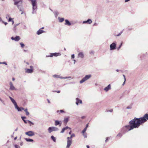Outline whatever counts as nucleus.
I'll return each mask as SVG.
<instances>
[{
	"label": "nucleus",
	"mask_w": 148,
	"mask_h": 148,
	"mask_svg": "<svg viewBox=\"0 0 148 148\" xmlns=\"http://www.w3.org/2000/svg\"><path fill=\"white\" fill-rule=\"evenodd\" d=\"M147 120H148V114L146 113L143 117L140 118L135 117L131 120L130 122L131 123H134L137 128H138L141 124L146 122Z\"/></svg>",
	"instance_id": "obj_1"
},
{
	"label": "nucleus",
	"mask_w": 148,
	"mask_h": 148,
	"mask_svg": "<svg viewBox=\"0 0 148 148\" xmlns=\"http://www.w3.org/2000/svg\"><path fill=\"white\" fill-rule=\"evenodd\" d=\"M131 121L129 122V125H125L121 129V132L122 133L124 134L134 128H137L134 123H131L130 122Z\"/></svg>",
	"instance_id": "obj_2"
},
{
	"label": "nucleus",
	"mask_w": 148,
	"mask_h": 148,
	"mask_svg": "<svg viewBox=\"0 0 148 148\" xmlns=\"http://www.w3.org/2000/svg\"><path fill=\"white\" fill-rule=\"evenodd\" d=\"M31 3L32 6L33 14L36 13V10L37 8V0H31Z\"/></svg>",
	"instance_id": "obj_3"
},
{
	"label": "nucleus",
	"mask_w": 148,
	"mask_h": 148,
	"mask_svg": "<svg viewBox=\"0 0 148 148\" xmlns=\"http://www.w3.org/2000/svg\"><path fill=\"white\" fill-rule=\"evenodd\" d=\"M91 77V75H86L84 78H83L79 82L80 84H82L89 79Z\"/></svg>",
	"instance_id": "obj_4"
},
{
	"label": "nucleus",
	"mask_w": 148,
	"mask_h": 148,
	"mask_svg": "<svg viewBox=\"0 0 148 148\" xmlns=\"http://www.w3.org/2000/svg\"><path fill=\"white\" fill-rule=\"evenodd\" d=\"M116 48V42L114 41L110 45V48L111 50L115 49Z\"/></svg>",
	"instance_id": "obj_5"
},
{
	"label": "nucleus",
	"mask_w": 148,
	"mask_h": 148,
	"mask_svg": "<svg viewBox=\"0 0 148 148\" xmlns=\"http://www.w3.org/2000/svg\"><path fill=\"white\" fill-rule=\"evenodd\" d=\"M73 134H72L71 136L69 137H68L67 138V145L66 146V148H69V147L71 144V138L73 136Z\"/></svg>",
	"instance_id": "obj_6"
},
{
	"label": "nucleus",
	"mask_w": 148,
	"mask_h": 148,
	"mask_svg": "<svg viewBox=\"0 0 148 148\" xmlns=\"http://www.w3.org/2000/svg\"><path fill=\"white\" fill-rule=\"evenodd\" d=\"M48 132L51 133L53 131H57L58 130V128L55 127H49L48 129Z\"/></svg>",
	"instance_id": "obj_7"
},
{
	"label": "nucleus",
	"mask_w": 148,
	"mask_h": 148,
	"mask_svg": "<svg viewBox=\"0 0 148 148\" xmlns=\"http://www.w3.org/2000/svg\"><path fill=\"white\" fill-rule=\"evenodd\" d=\"M61 54L59 53H51L50 54V55L49 56H47L46 57H52L53 56H55V57H57L58 56H60L61 55Z\"/></svg>",
	"instance_id": "obj_8"
},
{
	"label": "nucleus",
	"mask_w": 148,
	"mask_h": 148,
	"mask_svg": "<svg viewBox=\"0 0 148 148\" xmlns=\"http://www.w3.org/2000/svg\"><path fill=\"white\" fill-rule=\"evenodd\" d=\"M14 5H16L18 8L21 5L22 3V0H20L18 1H16L15 0H14Z\"/></svg>",
	"instance_id": "obj_9"
},
{
	"label": "nucleus",
	"mask_w": 148,
	"mask_h": 148,
	"mask_svg": "<svg viewBox=\"0 0 148 148\" xmlns=\"http://www.w3.org/2000/svg\"><path fill=\"white\" fill-rule=\"evenodd\" d=\"M84 57V55L83 52H79L78 54L77 58L82 60Z\"/></svg>",
	"instance_id": "obj_10"
},
{
	"label": "nucleus",
	"mask_w": 148,
	"mask_h": 148,
	"mask_svg": "<svg viewBox=\"0 0 148 148\" xmlns=\"http://www.w3.org/2000/svg\"><path fill=\"white\" fill-rule=\"evenodd\" d=\"M25 134L29 137L33 136L35 135L34 132L32 131H31L26 132L25 133Z\"/></svg>",
	"instance_id": "obj_11"
},
{
	"label": "nucleus",
	"mask_w": 148,
	"mask_h": 148,
	"mask_svg": "<svg viewBox=\"0 0 148 148\" xmlns=\"http://www.w3.org/2000/svg\"><path fill=\"white\" fill-rule=\"evenodd\" d=\"M10 85V90H16V89L13 85V83L11 82H9Z\"/></svg>",
	"instance_id": "obj_12"
},
{
	"label": "nucleus",
	"mask_w": 148,
	"mask_h": 148,
	"mask_svg": "<svg viewBox=\"0 0 148 148\" xmlns=\"http://www.w3.org/2000/svg\"><path fill=\"white\" fill-rule=\"evenodd\" d=\"M53 77H54V78H60L61 79H66L68 78H70L71 77H61L60 76V75H54L53 76Z\"/></svg>",
	"instance_id": "obj_13"
},
{
	"label": "nucleus",
	"mask_w": 148,
	"mask_h": 148,
	"mask_svg": "<svg viewBox=\"0 0 148 148\" xmlns=\"http://www.w3.org/2000/svg\"><path fill=\"white\" fill-rule=\"evenodd\" d=\"M76 99V104L78 105L79 104H82V101L79 98H77L75 99Z\"/></svg>",
	"instance_id": "obj_14"
},
{
	"label": "nucleus",
	"mask_w": 148,
	"mask_h": 148,
	"mask_svg": "<svg viewBox=\"0 0 148 148\" xmlns=\"http://www.w3.org/2000/svg\"><path fill=\"white\" fill-rule=\"evenodd\" d=\"M92 22V21L90 19H88L87 21H83L82 22L83 24H90Z\"/></svg>",
	"instance_id": "obj_15"
},
{
	"label": "nucleus",
	"mask_w": 148,
	"mask_h": 148,
	"mask_svg": "<svg viewBox=\"0 0 148 148\" xmlns=\"http://www.w3.org/2000/svg\"><path fill=\"white\" fill-rule=\"evenodd\" d=\"M11 39L12 40H14L16 41H18L20 39L19 36H16L14 38L12 37L11 38Z\"/></svg>",
	"instance_id": "obj_16"
},
{
	"label": "nucleus",
	"mask_w": 148,
	"mask_h": 148,
	"mask_svg": "<svg viewBox=\"0 0 148 148\" xmlns=\"http://www.w3.org/2000/svg\"><path fill=\"white\" fill-rule=\"evenodd\" d=\"M111 88V85L110 84H109L107 87H105L104 90L106 92L108 91Z\"/></svg>",
	"instance_id": "obj_17"
},
{
	"label": "nucleus",
	"mask_w": 148,
	"mask_h": 148,
	"mask_svg": "<svg viewBox=\"0 0 148 148\" xmlns=\"http://www.w3.org/2000/svg\"><path fill=\"white\" fill-rule=\"evenodd\" d=\"M70 130V128L68 126H66V127L63 128L62 129V130L61 132V133H63L65 130Z\"/></svg>",
	"instance_id": "obj_18"
},
{
	"label": "nucleus",
	"mask_w": 148,
	"mask_h": 148,
	"mask_svg": "<svg viewBox=\"0 0 148 148\" xmlns=\"http://www.w3.org/2000/svg\"><path fill=\"white\" fill-rule=\"evenodd\" d=\"M9 97L10 99V100H11V101L14 104L15 107L16 106H17V103L11 97Z\"/></svg>",
	"instance_id": "obj_19"
},
{
	"label": "nucleus",
	"mask_w": 148,
	"mask_h": 148,
	"mask_svg": "<svg viewBox=\"0 0 148 148\" xmlns=\"http://www.w3.org/2000/svg\"><path fill=\"white\" fill-rule=\"evenodd\" d=\"M33 69H25V72L28 73H33Z\"/></svg>",
	"instance_id": "obj_20"
},
{
	"label": "nucleus",
	"mask_w": 148,
	"mask_h": 148,
	"mask_svg": "<svg viewBox=\"0 0 148 148\" xmlns=\"http://www.w3.org/2000/svg\"><path fill=\"white\" fill-rule=\"evenodd\" d=\"M44 32H45V31L42 30L41 29H40L38 31H37L36 33L38 35H39L41 34Z\"/></svg>",
	"instance_id": "obj_21"
},
{
	"label": "nucleus",
	"mask_w": 148,
	"mask_h": 148,
	"mask_svg": "<svg viewBox=\"0 0 148 148\" xmlns=\"http://www.w3.org/2000/svg\"><path fill=\"white\" fill-rule=\"evenodd\" d=\"M65 23H64V25L68 26H70L71 24L70 22L67 19H66L65 20Z\"/></svg>",
	"instance_id": "obj_22"
},
{
	"label": "nucleus",
	"mask_w": 148,
	"mask_h": 148,
	"mask_svg": "<svg viewBox=\"0 0 148 148\" xmlns=\"http://www.w3.org/2000/svg\"><path fill=\"white\" fill-rule=\"evenodd\" d=\"M58 19L59 21V22L60 23L62 22L64 20V18H60L59 17L58 18Z\"/></svg>",
	"instance_id": "obj_23"
},
{
	"label": "nucleus",
	"mask_w": 148,
	"mask_h": 148,
	"mask_svg": "<svg viewBox=\"0 0 148 148\" xmlns=\"http://www.w3.org/2000/svg\"><path fill=\"white\" fill-rule=\"evenodd\" d=\"M69 120V118L68 117L65 118L64 119V123L66 124L67 122Z\"/></svg>",
	"instance_id": "obj_24"
},
{
	"label": "nucleus",
	"mask_w": 148,
	"mask_h": 148,
	"mask_svg": "<svg viewBox=\"0 0 148 148\" xmlns=\"http://www.w3.org/2000/svg\"><path fill=\"white\" fill-rule=\"evenodd\" d=\"M23 121L25 123H27V121L26 120H25V119L26 118V117L25 116H22L21 117Z\"/></svg>",
	"instance_id": "obj_25"
},
{
	"label": "nucleus",
	"mask_w": 148,
	"mask_h": 148,
	"mask_svg": "<svg viewBox=\"0 0 148 148\" xmlns=\"http://www.w3.org/2000/svg\"><path fill=\"white\" fill-rule=\"evenodd\" d=\"M15 107V108L16 109H17V110H18V111L19 112H20V111H21V107L20 108H19L17 106H17H16Z\"/></svg>",
	"instance_id": "obj_26"
},
{
	"label": "nucleus",
	"mask_w": 148,
	"mask_h": 148,
	"mask_svg": "<svg viewBox=\"0 0 148 148\" xmlns=\"http://www.w3.org/2000/svg\"><path fill=\"white\" fill-rule=\"evenodd\" d=\"M25 140L27 142H33L34 140L31 139L30 138H25Z\"/></svg>",
	"instance_id": "obj_27"
},
{
	"label": "nucleus",
	"mask_w": 148,
	"mask_h": 148,
	"mask_svg": "<svg viewBox=\"0 0 148 148\" xmlns=\"http://www.w3.org/2000/svg\"><path fill=\"white\" fill-rule=\"evenodd\" d=\"M26 114V115H29V112L28 111H27V108L25 109L24 110Z\"/></svg>",
	"instance_id": "obj_28"
},
{
	"label": "nucleus",
	"mask_w": 148,
	"mask_h": 148,
	"mask_svg": "<svg viewBox=\"0 0 148 148\" xmlns=\"http://www.w3.org/2000/svg\"><path fill=\"white\" fill-rule=\"evenodd\" d=\"M60 124V121L56 120L55 121V125L56 126Z\"/></svg>",
	"instance_id": "obj_29"
},
{
	"label": "nucleus",
	"mask_w": 148,
	"mask_h": 148,
	"mask_svg": "<svg viewBox=\"0 0 148 148\" xmlns=\"http://www.w3.org/2000/svg\"><path fill=\"white\" fill-rule=\"evenodd\" d=\"M54 14L55 16L56 17L58 15V13L57 11L54 12Z\"/></svg>",
	"instance_id": "obj_30"
},
{
	"label": "nucleus",
	"mask_w": 148,
	"mask_h": 148,
	"mask_svg": "<svg viewBox=\"0 0 148 148\" xmlns=\"http://www.w3.org/2000/svg\"><path fill=\"white\" fill-rule=\"evenodd\" d=\"M51 138L54 142H56V138L54 136H51Z\"/></svg>",
	"instance_id": "obj_31"
},
{
	"label": "nucleus",
	"mask_w": 148,
	"mask_h": 148,
	"mask_svg": "<svg viewBox=\"0 0 148 148\" xmlns=\"http://www.w3.org/2000/svg\"><path fill=\"white\" fill-rule=\"evenodd\" d=\"M122 136V134L121 133H119L117 135L116 137L121 138Z\"/></svg>",
	"instance_id": "obj_32"
},
{
	"label": "nucleus",
	"mask_w": 148,
	"mask_h": 148,
	"mask_svg": "<svg viewBox=\"0 0 148 148\" xmlns=\"http://www.w3.org/2000/svg\"><path fill=\"white\" fill-rule=\"evenodd\" d=\"M20 44L21 46V47L23 48L25 46L24 44L22 42L20 43Z\"/></svg>",
	"instance_id": "obj_33"
},
{
	"label": "nucleus",
	"mask_w": 148,
	"mask_h": 148,
	"mask_svg": "<svg viewBox=\"0 0 148 148\" xmlns=\"http://www.w3.org/2000/svg\"><path fill=\"white\" fill-rule=\"evenodd\" d=\"M123 45V42H122L121 43L120 45H119V47L117 48V50H118L119 49L121 48L122 46Z\"/></svg>",
	"instance_id": "obj_34"
},
{
	"label": "nucleus",
	"mask_w": 148,
	"mask_h": 148,
	"mask_svg": "<svg viewBox=\"0 0 148 148\" xmlns=\"http://www.w3.org/2000/svg\"><path fill=\"white\" fill-rule=\"evenodd\" d=\"M95 53V52L93 50H91L89 52V53L91 55H93Z\"/></svg>",
	"instance_id": "obj_35"
},
{
	"label": "nucleus",
	"mask_w": 148,
	"mask_h": 148,
	"mask_svg": "<svg viewBox=\"0 0 148 148\" xmlns=\"http://www.w3.org/2000/svg\"><path fill=\"white\" fill-rule=\"evenodd\" d=\"M83 135L85 138H86L87 137V134L86 133H82Z\"/></svg>",
	"instance_id": "obj_36"
},
{
	"label": "nucleus",
	"mask_w": 148,
	"mask_h": 148,
	"mask_svg": "<svg viewBox=\"0 0 148 148\" xmlns=\"http://www.w3.org/2000/svg\"><path fill=\"white\" fill-rule=\"evenodd\" d=\"M123 32V31H121L120 33H119L118 34H117L116 35H115V36H120L121 34Z\"/></svg>",
	"instance_id": "obj_37"
},
{
	"label": "nucleus",
	"mask_w": 148,
	"mask_h": 148,
	"mask_svg": "<svg viewBox=\"0 0 148 148\" xmlns=\"http://www.w3.org/2000/svg\"><path fill=\"white\" fill-rule=\"evenodd\" d=\"M27 121L31 125H30V126H31V125H34V123L33 122L31 121H30L28 120Z\"/></svg>",
	"instance_id": "obj_38"
},
{
	"label": "nucleus",
	"mask_w": 148,
	"mask_h": 148,
	"mask_svg": "<svg viewBox=\"0 0 148 148\" xmlns=\"http://www.w3.org/2000/svg\"><path fill=\"white\" fill-rule=\"evenodd\" d=\"M12 19H13V18H12L11 17H10L8 20V21L9 22L12 21L13 20Z\"/></svg>",
	"instance_id": "obj_39"
},
{
	"label": "nucleus",
	"mask_w": 148,
	"mask_h": 148,
	"mask_svg": "<svg viewBox=\"0 0 148 148\" xmlns=\"http://www.w3.org/2000/svg\"><path fill=\"white\" fill-rule=\"evenodd\" d=\"M14 147L15 148H21L20 146L17 145H14Z\"/></svg>",
	"instance_id": "obj_40"
},
{
	"label": "nucleus",
	"mask_w": 148,
	"mask_h": 148,
	"mask_svg": "<svg viewBox=\"0 0 148 148\" xmlns=\"http://www.w3.org/2000/svg\"><path fill=\"white\" fill-rule=\"evenodd\" d=\"M86 130H87V129H86V128H84V129L82 130V133H86L85 132H86Z\"/></svg>",
	"instance_id": "obj_41"
},
{
	"label": "nucleus",
	"mask_w": 148,
	"mask_h": 148,
	"mask_svg": "<svg viewBox=\"0 0 148 148\" xmlns=\"http://www.w3.org/2000/svg\"><path fill=\"white\" fill-rule=\"evenodd\" d=\"M61 112V113L64 112V111L63 110H60V111L58 110L57 111V112L58 113V112Z\"/></svg>",
	"instance_id": "obj_42"
},
{
	"label": "nucleus",
	"mask_w": 148,
	"mask_h": 148,
	"mask_svg": "<svg viewBox=\"0 0 148 148\" xmlns=\"http://www.w3.org/2000/svg\"><path fill=\"white\" fill-rule=\"evenodd\" d=\"M4 64L6 65H7V63H6V62H1V63H0V64Z\"/></svg>",
	"instance_id": "obj_43"
},
{
	"label": "nucleus",
	"mask_w": 148,
	"mask_h": 148,
	"mask_svg": "<svg viewBox=\"0 0 148 148\" xmlns=\"http://www.w3.org/2000/svg\"><path fill=\"white\" fill-rule=\"evenodd\" d=\"M131 106H128L127 108V109H130L131 108Z\"/></svg>",
	"instance_id": "obj_44"
},
{
	"label": "nucleus",
	"mask_w": 148,
	"mask_h": 148,
	"mask_svg": "<svg viewBox=\"0 0 148 148\" xmlns=\"http://www.w3.org/2000/svg\"><path fill=\"white\" fill-rule=\"evenodd\" d=\"M2 23H3L5 25H6L8 23L6 22H5L3 21H2Z\"/></svg>",
	"instance_id": "obj_45"
},
{
	"label": "nucleus",
	"mask_w": 148,
	"mask_h": 148,
	"mask_svg": "<svg viewBox=\"0 0 148 148\" xmlns=\"http://www.w3.org/2000/svg\"><path fill=\"white\" fill-rule=\"evenodd\" d=\"M109 139V138L108 137H107L106 138V140H105V142H106Z\"/></svg>",
	"instance_id": "obj_46"
},
{
	"label": "nucleus",
	"mask_w": 148,
	"mask_h": 148,
	"mask_svg": "<svg viewBox=\"0 0 148 148\" xmlns=\"http://www.w3.org/2000/svg\"><path fill=\"white\" fill-rule=\"evenodd\" d=\"M113 111V110L112 109H111L107 111V112H112Z\"/></svg>",
	"instance_id": "obj_47"
},
{
	"label": "nucleus",
	"mask_w": 148,
	"mask_h": 148,
	"mask_svg": "<svg viewBox=\"0 0 148 148\" xmlns=\"http://www.w3.org/2000/svg\"><path fill=\"white\" fill-rule=\"evenodd\" d=\"M88 123L86 125V127L85 128H86V129H87V128L88 127Z\"/></svg>",
	"instance_id": "obj_48"
},
{
	"label": "nucleus",
	"mask_w": 148,
	"mask_h": 148,
	"mask_svg": "<svg viewBox=\"0 0 148 148\" xmlns=\"http://www.w3.org/2000/svg\"><path fill=\"white\" fill-rule=\"evenodd\" d=\"M123 76L124 77V80H125V81H126V78H125V75H123Z\"/></svg>",
	"instance_id": "obj_49"
},
{
	"label": "nucleus",
	"mask_w": 148,
	"mask_h": 148,
	"mask_svg": "<svg viewBox=\"0 0 148 148\" xmlns=\"http://www.w3.org/2000/svg\"><path fill=\"white\" fill-rule=\"evenodd\" d=\"M69 130L70 131V132H69V134H71V128H70V130H68V131H69Z\"/></svg>",
	"instance_id": "obj_50"
},
{
	"label": "nucleus",
	"mask_w": 148,
	"mask_h": 148,
	"mask_svg": "<svg viewBox=\"0 0 148 148\" xmlns=\"http://www.w3.org/2000/svg\"><path fill=\"white\" fill-rule=\"evenodd\" d=\"M71 58H74V54H73L71 56Z\"/></svg>",
	"instance_id": "obj_51"
},
{
	"label": "nucleus",
	"mask_w": 148,
	"mask_h": 148,
	"mask_svg": "<svg viewBox=\"0 0 148 148\" xmlns=\"http://www.w3.org/2000/svg\"><path fill=\"white\" fill-rule=\"evenodd\" d=\"M30 69H33V67L32 66H30Z\"/></svg>",
	"instance_id": "obj_52"
},
{
	"label": "nucleus",
	"mask_w": 148,
	"mask_h": 148,
	"mask_svg": "<svg viewBox=\"0 0 148 148\" xmlns=\"http://www.w3.org/2000/svg\"><path fill=\"white\" fill-rule=\"evenodd\" d=\"M21 111L22 110H25L23 108L21 107Z\"/></svg>",
	"instance_id": "obj_53"
},
{
	"label": "nucleus",
	"mask_w": 148,
	"mask_h": 148,
	"mask_svg": "<svg viewBox=\"0 0 148 148\" xmlns=\"http://www.w3.org/2000/svg\"><path fill=\"white\" fill-rule=\"evenodd\" d=\"M85 118V116H82L81 117V118L82 119H84V118Z\"/></svg>",
	"instance_id": "obj_54"
},
{
	"label": "nucleus",
	"mask_w": 148,
	"mask_h": 148,
	"mask_svg": "<svg viewBox=\"0 0 148 148\" xmlns=\"http://www.w3.org/2000/svg\"><path fill=\"white\" fill-rule=\"evenodd\" d=\"M12 25H13L14 23V21L13 20L12 21Z\"/></svg>",
	"instance_id": "obj_55"
},
{
	"label": "nucleus",
	"mask_w": 148,
	"mask_h": 148,
	"mask_svg": "<svg viewBox=\"0 0 148 148\" xmlns=\"http://www.w3.org/2000/svg\"><path fill=\"white\" fill-rule=\"evenodd\" d=\"M125 80H124V82H123V83L122 84L123 86L124 85V84L125 83Z\"/></svg>",
	"instance_id": "obj_56"
},
{
	"label": "nucleus",
	"mask_w": 148,
	"mask_h": 148,
	"mask_svg": "<svg viewBox=\"0 0 148 148\" xmlns=\"http://www.w3.org/2000/svg\"><path fill=\"white\" fill-rule=\"evenodd\" d=\"M130 0H125V2H127L129 1H130Z\"/></svg>",
	"instance_id": "obj_57"
},
{
	"label": "nucleus",
	"mask_w": 148,
	"mask_h": 148,
	"mask_svg": "<svg viewBox=\"0 0 148 148\" xmlns=\"http://www.w3.org/2000/svg\"><path fill=\"white\" fill-rule=\"evenodd\" d=\"M97 25V24L96 23H95L94 25H93L94 26H96Z\"/></svg>",
	"instance_id": "obj_58"
},
{
	"label": "nucleus",
	"mask_w": 148,
	"mask_h": 148,
	"mask_svg": "<svg viewBox=\"0 0 148 148\" xmlns=\"http://www.w3.org/2000/svg\"><path fill=\"white\" fill-rule=\"evenodd\" d=\"M23 143H20V145L21 146H22L23 145Z\"/></svg>",
	"instance_id": "obj_59"
},
{
	"label": "nucleus",
	"mask_w": 148,
	"mask_h": 148,
	"mask_svg": "<svg viewBox=\"0 0 148 148\" xmlns=\"http://www.w3.org/2000/svg\"><path fill=\"white\" fill-rule=\"evenodd\" d=\"M55 92H57L58 93H59L60 92V91H56Z\"/></svg>",
	"instance_id": "obj_60"
},
{
	"label": "nucleus",
	"mask_w": 148,
	"mask_h": 148,
	"mask_svg": "<svg viewBox=\"0 0 148 148\" xmlns=\"http://www.w3.org/2000/svg\"><path fill=\"white\" fill-rule=\"evenodd\" d=\"M2 21H2L1 18V17H0V22H1V21H2Z\"/></svg>",
	"instance_id": "obj_61"
},
{
	"label": "nucleus",
	"mask_w": 148,
	"mask_h": 148,
	"mask_svg": "<svg viewBox=\"0 0 148 148\" xmlns=\"http://www.w3.org/2000/svg\"><path fill=\"white\" fill-rule=\"evenodd\" d=\"M86 147L87 148H90L89 146L88 145H86Z\"/></svg>",
	"instance_id": "obj_62"
},
{
	"label": "nucleus",
	"mask_w": 148,
	"mask_h": 148,
	"mask_svg": "<svg viewBox=\"0 0 148 148\" xmlns=\"http://www.w3.org/2000/svg\"><path fill=\"white\" fill-rule=\"evenodd\" d=\"M12 81H14V80H15V79H14V78H12Z\"/></svg>",
	"instance_id": "obj_63"
},
{
	"label": "nucleus",
	"mask_w": 148,
	"mask_h": 148,
	"mask_svg": "<svg viewBox=\"0 0 148 148\" xmlns=\"http://www.w3.org/2000/svg\"><path fill=\"white\" fill-rule=\"evenodd\" d=\"M19 24V23L17 24H15L16 25V26H18Z\"/></svg>",
	"instance_id": "obj_64"
}]
</instances>
